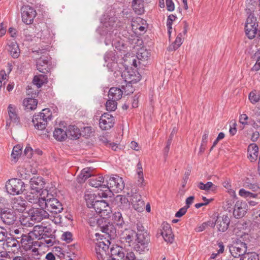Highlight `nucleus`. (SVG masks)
<instances>
[{
	"label": "nucleus",
	"instance_id": "nucleus-29",
	"mask_svg": "<svg viewBox=\"0 0 260 260\" xmlns=\"http://www.w3.org/2000/svg\"><path fill=\"white\" fill-rule=\"evenodd\" d=\"M122 94L123 91L119 88L112 87L109 91L108 97L110 99L118 101L121 99Z\"/></svg>",
	"mask_w": 260,
	"mask_h": 260
},
{
	"label": "nucleus",
	"instance_id": "nucleus-12",
	"mask_svg": "<svg viewBox=\"0 0 260 260\" xmlns=\"http://www.w3.org/2000/svg\"><path fill=\"white\" fill-rule=\"evenodd\" d=\"M95 251L98 260H105L108 259L109 254V247L107 244L103 241H99L96 243Z\"/></svg>",
	"mask_w": 260,
	"mask_h": 260
},
{
	"label": "nucleus",
	"instance_id": "nucleus-35",
	"mask_svg": "<svg viewBox=\"0 0 260 260\" xmlns=\"http://www.w3.org/2000/svg\"><path fill=\"white\" fill-rule=\"evenodd\" d=\"M32 82L38 88H40L43 84L47 82V77L46 75L43 74L36 75L34 77Z\"/></svg>",
	"mask_w": 260,
	"mask_h": 260
},
{
	"label": "nucleus",
	"instance_id": "nucleus-23",
	"mask_svg": "<svg viewBox=\"0 0 260 260\" xmlns=\"http://www.w3.org/2000/svg\"><path fill=\"white\" fill-rule=\"evenodd\" d=\"M17 237L14 238L13 237H7L5 240V242L3 244L4 246H5L6 247L12 251H15V250H18L20 248V244L19 243V241H18Z\"/></svg>",
	"mask_w": 260,
	"mask_h": 260
},
{
	"label": "nucleus",
	"instance_id": "nucleus-13",
	"mask_svg": "<svg viewBox=\"0 0 260 260\" xmlns=\"http://www.w3.org/2000/svg\"><path fill=\"white\" fill-rule=\"evenodd\" d=\"M36 14V10L29 6H24L21 8L22 20L27 24L32 23Z\"/></svg>",
	"mask_w": 260,
	"mask_h": 260
},
{
	"label": "nucleus",
	"instance_id": "nucleus-61",
	"mask_svg": "<svg viewBox=\"0 0 260 260\" xmlns=\"http://www.w3.org/2000/svg\"><path fill=\"white\" fill-rule=\"evenodd\" d=\"M8 235L7 230L0 226V242L5 241Z\"/></svg>",
	"mask_w": 260,
	"mask_h": 260
},
{
	"label": "nucleus",
	"instance_id": "nucleus-34",
	"mask_svg": "<svg viewBox=\"0 0 260 260\" xmlns=\"http://www.w3.org/2000/svg\"><path fill=\"white\" fill-rule=\"evenodd\" d=\"M8 50L11 56L17 58L20 55V50L18 44L15 42H12L8 45Z\"/></svg>",
	"mask_w": 260,
	"mask_h": 260
},
{
	"label": "nucleus",
	"instance_id": "nucleus-11",
	"mask_svg": "<svg viewBox=\"0 0 260 260\" xmlns=\"http://www.w3.org/2000/svg\"><path fill=\"white\" fill-rule=\"evenodd\" d=\"M247 246L246 243L241 242H237L229 247L230 252L234 258L241 257L247 251Z\"/></svg>",
	"mask_w": 260,
	"mask_h": 260
},
{
	"label": "nucleus",
	"instance_id": "nucleus-54",
	"mask_svg": "<svg viewBox=\"0 0 260 260\" xmlns=\"http://www.w3.org/2000/svg\"><path fill=\"white\" fill-rule=\"evenodd\" d=\"M97 216L95 217H89L88 219V222L91 226H94L95 224H97L99 225L101 224V222H103V219H98Z\"/></svg>",
	"mask_w": 260,
	"mask_h": 260
},
{
	"label": "nucleus",
	"instance_id": "nucleus-10",
	"mask_svg": "<svg viewBox=\"0 0 260 260\" xmlns=\"http://www.w3.org/2000/svg\"><path fill=\"white\" fill-rule=\"evenodd\" d=\"M50 66V57L47 53H45L36 60L37 70L44 74L49 72Z\"/></svg>",
	"mask_w": 260,
	"mask_h": 260
},
{
	"label": "nucleus",
	"instance_id": "nucleus-22",
	"mask_svg": "<svg viewBox=\"0 0 260 260\" xmlns=\"http://www.w3.org/2000/svg\"><path fill=\"white\" fill-rule=\"evenodd\" d=\"M45 181L41 177H33L30 180V186L31 190L40 192L44 187Z\"/></svg>",
	"mask_w": 260,
	"mask_h": 260
},
{
	"label": "nucleus",
	"instance_id": "nucleus-24",
	"mask_svg": "<svg viewBox=\"0 0 260 260\" xmlns=\"http://www.w3.org/2000/svg\"><path fill=\"white\" fill-rule=\"evenodd\" d=\"M26 201L20 197L14 198L12 203L13 210L23 212L26 209Z\"/></svg>",
	"mask_w": 260,
	"mask_h": 260
},
{
	"label": "nucleus",
	"instance_id": "nucleus-36",
	"mask_svg": "<svg viewBox=\"0 0 260 260\" xmlns=\"http://www.w3.org/2000/svg\"><path fill=\"white\" fill-rule=\"evenodd\" d=\"M53 137L57 141H62L67 138L66 130L57 128L53 132Z\"/></svg>",
	"mask_w": 260,
	"mask_h": 260
},
{
	"label": "nucleus",
	"instance_id": "nucleus-8",
	"mask_svg": "<svg viewBox=\"0 0 260 260\" xmlns=\"http://www.w3.org/2000/svg\"><path fill=\"white\" fill-rule=\"evenodd\" d=\"M121 77L126 82V87H132V84L136 83L141 80L140 74L132 69H125L121 73Z\"/></svg>",
	"mask_w": 260,
	"mask_h": 260
},
{
	"label": "nucleus",
	"instance_id": "nucleus-42",
	"mask_svg": "<svg viewBox=\"0 0 260 260\" xmlns=\"http://www.w3.org/2000/svg\"><path fill=\"white\" fill-rule=\"evenodd\" d=\"M22 147L20 145L14 147L11 154L12 160L16 162L22 152Z\"/></svg>",
	"mask_w": 260,
	"mask_h": 260
},
{
	"label": "nucleus",
	"instance_id": "nucleus-45",
	"mask_svg": "<svg viewBox=\"0 0 260 260\" xmlns=\"http://www.w3.org/2000/svg\"><path fill=\"white\" fill-rule=\"evenodd\" d=\"M117 101L113 99H109L105 105L107 110L109 111H114L117 108Z\"/></svg>",
	"mask_w": 260,
	"mask_h": 260
},
{
	"label": "nucleus",
	"instance_id": "nucleus-56",
	"mask_svg": "<svg viewBox=\"0 0 260 260\" xmlns=\"http://www.w3.org/2000/svg\"><path fill=\"white\" fill-rule=\"evenodd\" d=\"M43 236L42 237V239L46 238H49L53 235H54L52 232V229L50 227L45 226V229L43 230Z\"/></svg>",
	"mask_w": 260,
	"mask_h": 260
},
{
	"label": "nucleus",
	"instance_id": "nucleus-5",
	"mask_svg": "<svg viewBox=\"0 0 260 260\" xmlns=\"http://www.w3.org/2000/svg\"><path fill=\"white\" fill-rule=\"evenodd\" d=\"M124 187V184L121 177L117 175L106 177L105 191L109 190L115 192H119Z\"/></svg>",
	"mask_w": 260,
	"mask_h": 260
},
{
	"label": "nucleus",
	"instance_id": "nucleus-59",
	"mask_svg": "<svg viewBox=\"0 0 260 260\" xmlns=\"http://www.w3.org/2000/svg\"><path fill=\"white\" fill-rule=\"evenodd\" d=\"M61 239L67 243L71 242L72 239V234L70 232H64L61 236Z\"/></svg>",
	"mask_w": 260,
	"mask_h": 260
},
{
	"label": "nucleus",
	"instance_id": "nucleus-6",
	"mask_svg": "<svg viewBox=\"0 0 260 260\" xmlns=\"http://www.w3.org/2000/svg\"><path fill=\"white\" fill-rule=\"evenodd\" d=\"M48 194V190L44 189L42 191L41 193L30 190L25 193V199L30 203H32L34 206L39 207H42L43 203L45 200L46 195Z\"/></svg>",
	"mask_w": 260,
	"mask_h": 260
},
{
	"label": "nucleus",
	"instance_id": "nucleus-62",
	"mask_svg": "<svg viewBox=\"0 0 260 260\" xmlns=\"http://www.w3.org/2000/svg\"><path fill=\"white\" fill-rule=\"evenodd\" d=\"M218 246L219 247V249L218 250V252L217 253H212L210 256L211 259L215 258L218 254L222 253L224 251V247L222 242H219L218 243Z\"/></svg>",
	"mask_w": 260,
	"mask_h": 260
},
{
	"label": "nucleus",
	"instance_id": "nucleus-9",
	"mask_svg": "<svg viewBox=\"0 0 260 260\" xmlns=\"http://www.w3.org/2000/svg\"><path fill=\"white\" fill-rule=\"evenodd\" d=\"M45 208H39L34 206L29 210V214L31 220L36 222H40L44 219L50 218V216L48 212L45 210Z\"/></svg>",
	"mask_w": 260,
	"mask_h": 260
},
{
	"label": "nucleus",
	"instance_id": "nucleus-60",
	"mask_svg": "<svg viewBox=\"0 0 260 260\" xmlns=\"http://www.w3.org/2000/svg\"><path fill=\"white\" fill-rule=\"evenodd\" d=\"M116 198L117 200H119L121 204H124L126 207H129L130 204L128 200L125 196L118 195Z\"/></svg>",
	"mask_w": 260,
	"mask_h": 260
},
{
	"label": "nucleus",
	"instance_id": "nucleus-51",
	"mask_svg": "<svg viewBox=\"0 0 260 260\" xmlns=\"http://www.w3.org/2000/svg\"><path fill=\"white\" fill-rule=\"evenodd\" d=\"M176 16L171 14L168 16L167 22V26L168 28V33L170 35L171 34V30L172 29V25L173 22L176 19Z\"/></svg>",
	"mask_w": 260,
	"mask_h": 260
},
{
	"label": "nucleus",
	"instance_id": "nucleus-55",
	"mask_svg": "<svg viewBox=\"0 0 260 260\" xmlns=\"http://www.w3.org/2000/svg\"><path fill=\"white\" fill-rule=\"evenodd\" d=\"M30 253L28 252H21L20 255H17L13 257L12 260H29Z\"/></svg>",
	"mask_w": 260,
	"mask_h": 260
},
{
	"label": "nucleus",
	"instance_id": "nucleus-37",
	"mask_svg": "<svg viewBox=\"0 0 260 260\" xmlns=\"http://www.w3.org/2000/svg\"><path fill=\"white\" fill-rule=\"evenodd\" d=\"M23 104L26 109L33 110L36 108L38 101L32 98L25 99L23 100Z\"/></svg>",
	"mask_w": 260,
	"mask_h": 260
},
{
	"label": "nucleus",
	"instance_id": "nucleus-46",
	"mask_svg": "<svg viewBox=\"0 0 260 260\" xmlns=\"http://www.w3.org/2000/svg\"><path fill=\"white\" fill-rule=\"evenodd\" d=\"M160 234L165 241L170 243H173L174 241V236L172 234V230H169V231L166 232H161Z\"/></svg>",
	"mask_w": 260,
	"mask_h": 260
},
{
	"label": "nucleus",
	"instance_id": "nucleus-18",
	"mask_svg": "<svg viewBox=\"0 0 260 260\" xmlns=\"http://www.w3.org/2000/svg\"><path fill=\"white\" fill-rule=\"evenodd\" d=\"M136 232L131 229L125 228L123 230L121 231L120 234V241L122 243H126L131 245V243L133 242L136 237Z\"/></svg>",
	"mask_w": 260,
	"mask_h": 260
},
{
	"label": "nucleus",
	"instance_id": "nucleus-21",
	"mask_svg": "<svg viewBox=\"0 0 260 260\" xmlns=\"http://www.w3.org/2000/svg\"><path fill=\"white\" fill-rule=\"evenodd\" d=\"M230 222V218L227 215L218 216L216 219V225L218 231L224 232L229 228Z\"/></svg>",
	"mask_w": 260,
	"mask_h": 260
},
{
	"label": "nucleus",
	"instance_id": "nucleus-52",
	"mask_svg": "<svg viewBox=\"0 0 260 260\" xmlns=\"http://www.w3.org/2000/svg\"><path fill=\"white\" fill-rule=\"evenodd\" d=\"M239 194L240 196L245 198H256L257 196L256 193H253L249 191H246L244 189H241L239 190Z\"/></svg>",
	"mask_w": 260,
	"mask_h": 260
},
{
	"label": "nucleus",
	"instance_id": "nucleus-33",
	"mask_svg": "<svg viewBox=\"0 0 260 260\" xmlns=\"http://www.w3.org/2000/svg\"><path fill=\"white\" fill-rule=\"evenodd\" d=\"M253 8H249L246 9L247 13L248 14V17L246 20L245 25L251 24V25H257L258 22L256 17L253 13Z\"/></svg>",
	"mask_w": 260,
	"mask_h": 260
},
{
	"label": "nucleus",
	"instance_id": "nucleus-53",
	"mask_svg": "<svg viewBox=\"0 0 260 260\" xmlns=\"http://www.w3.org/2000/svg\"><path fill=\"white\" fill-rule=\"evenodd\" d=\"M121 250V248L119 246L111 248L109 251V254L108 256V258H111L112 259V257H115V256Z\"/></svg>",
	"mask_w": 260,
	"mask_h": 260
},
{
	"label": "nucleus",
	"instance_id": "nucleus-14",
	"mask_svg": "<svg viewBox=\"0 0 260 260\" xmlns=\"http://www.w3.org/2000/svg\"><path fill=\"white\" fill-rule=\"evenodd\" d=\"M1 218L3 222L8 225L13 224L17 218L15 211L9 208L1 210Z\"/></svg>",
	"mask_w": 260,
	"mask_h": 260
},
{
	"label": "nucleus",
	"instance_id": "nucleus-41",
	"mask_svg": "<svg viewBox=\"0 0 260 260\" xmlns=\"http://www.w3.org/2000/svg\"><path fill=\"white\" fill-rule=\"evenodd\" d=\"M53 36L54 34L51 32L50 29L46 28L42 30L40 38L44 41L49 42Z\"/></svg>",
	"mask_w": 260,
	"mask_h": 260
},
{
	"label": "nucleus",
	"instance_id": "nucleus-30",
	"mask_svg": "<svg viewBox=\"0 0 260 260\" xmlns=\"http://www.w3.org/2000/svg\"><path fill=\"white\" fill-rule=\"evenodd\" d=\"M100 230L110 237H113L115 236V229L112 224H104L103 225L100 226Z\"/></svg>",
	"mask_w": 260,
	"mask_h": 260
},
{
	"label": "nucleus",
	"instance_id": "nucleus-58",
	"mask_svg": "<svg viewBox=\"0 0 260 260\" xmlns=\"http://www.w3.org/2000/svg\"><path fill=\"white\" fill-rule=\"evenodd\" d=\"M44 241L48 247L53 246L55 242V235H53L49 238H46L44 239Z\"/></svg>",
	"mask_w": 260,
	"mask_h": 260
},
{
	"label": "nucleus",
	"instance_id": "nucleus-2",
	"mask_svg": "<svg viewBox=\"0 0 260 260\" xmlns=\"http://www.w3.org/2000/svg\"><path fill=\"white\" fill-rule=\"evenodd\" d=\"M42 204L41 208H45V209L48 212L54 215L53 216L50 215V219L55 224L60 223L61 217L59 214L63 209L62 203L48 192V194L46 195L44 203Z\"/></svg>",
	"mask_w": 260,
	"mask_h": 260
},
{
	"label": "nucleus",
	"instance_id": "nucleus-19",
	"mask_svg": "<svg viewBox=\"0 0 260 260\" xmlns=\"http://www.w3.org/2000/svg\"><path fill=\"white\" fill-rule=\"evenodd\" d=\"M32 235L31 234H22L20 237H17L18 239H20L19 243L20 244V247H22L25 250H30L32 248L34 245V239L32 238Z\"/></svg>",
	"mask_w": 260,
	"mask_h": 260
},
{
	"label": "nucleus",
	"instance_id": "nucleus-48",
	"mask_svg": "<svg viewBox=\"0 0 260 260\" xmlns=\"http://www.w3.org/2000/svg\"><path fill=\"white\" fill-rule=\"evenodd\" d=\"M32 122L37 129L43 130L45 128L48 121L43 120L42 122H38V120L37 121V119H36V118H33Z\"/></svg>",
	"mask_w": 260,
	"mask_h": 260
},
{
	"label": "nucleus",
	"instance_id": "nucleus-4",
	"mask_svg": "<svg viewBox=\"0 0 260 260\" xmlns=\"http://www.w3.org/2000/svg\"><path fill=\"white\" fill-rule=\"evenodd\" d=\"M87 207L94 209L96 214H100L103 219L106 218L111 212V208L105 200H95L93 194H87L85 196Z\"/></svg>",
	"mask_w": 260,
	"mask_h": 260
},
{
	"label": "nucleus",
	"instance_id": "nucleus-57",
	"mask_svg": "<svg viewBox=\"0 0 260 260\" xmlns=\"http://www.w3.org/2000/svg\"><path fill=\"white\" fill-rule=\"evenodd\" d=\"M42 116L46 118L48 120H50L52 118V114L49 109L45 108L42 110V112L39 113Z\"/></svg>",
	"mask_w": 260,
	"mask_h": 260
},
{
	"label": "nucleus",
	"instance_id": "nucleus-3",
	"mask_svg": "<svg viewBox=\"0 0 260 260\" xmlns=\"http://www.w3.org/2000/svg\"><path fill=\"white\" fill-rule=\"evenodd\" d=\"M137 232L136 235L135 249L140 253L148 251L150 243V236L141 221H138L136 224Z\"/></svg>",
	"mask_w": 260,
	"mask_h": 260
},
{
	"label": "nucleus",
	"instance_id": "nucleus-38",
	"mask_svg": "<svg viewBox=\"0 0 260 260\" xmlns=\"http://www.w3.org/2000/svg\"><path fill=\"white\" fill-rule=\"evenodd\" d=\"M45 226L42 225H36L34 228L33 231L29 233L34 236L36 239H42V237L43 236V232Z\"/></svg>",
	"mask_w": 260,
	"mask_h": 260
},
{
	"label": "nucleus",
	"instance_id": "nucleus-26",
	"mask_svg": "<svg viewBox=\"0 0 260 260\" xmlns=\"http://www.w3.org/2000/svg\"><path fill=\"white\" fill-rule=\"evenodd\" d=\"M67 137L71 139H77L81 135L80 129L75 125H69L66 129Z\"/></svg>",
	"mask_w": 260,
	"mask_h": 260
},
{
	"label": "nucleus",
	"instance_id": "nucleus-44",
	"mask_svg": "<svg viewBox=\"0 0 260 260\" xmlns=\"http://www.w3.org/2000/svg\"><path fill=\"white\" fill-rule=\"evenodd\" d=\"M240 260H259L258 255L254 252L245 253Z\"/></svg>",
	"mask_w": 260,
	"mask_h": 260
},
{
	"label": "nucleus",
	"instance_id": "nucleus-39",
	"mask_svg": "<svg viewBox=\"0 0 260 260\" xmlns=\"http://www.w3.org/2000/svg\"><path fill=\"white\" fill-rule=\"evenodd\" d=\"M137 174L139 178L138 180V185L141 187H144L145 185V183L143 177L142 164L140 162H139L137 164Z\"/></svg>",
	"mask_w": 260,
	"mask_h": 260
},
{
	"label": "nucleus",
	"instance_id": "nucleus-25",
	"mask_svg": "<svg viewBox=\"0 0 260 260\" xmlns=\"http://www.w3.org/2000/svg\"><path fill=\"white\" fill-rule=\"evenodd\" d=\"M8 112L10 120L12 122L16 125L20 124V118L16 113V107L14 105L10 104L8 107Z\"/></svg>",
	"mask_w": 260,
	"mask_h": 260
},
{
	"label": "nucleus",
	"instance_id": "nucleus-1",
	"mask_svg": "<svg viewBox=\"0 0 260 260\" xmlns=\"http://www.w3.org/2000/svg\"><path fill=\"white\" fill-rule=\"evenodd\" d=\"M117 23L115 21V18H110L103 22L100 31L101 35L106 37L105 43L106 45H111L117 49L121 50L124 46V43L117 35Z\"/></svg>",
	"mask_w": 260,
	"mask_h": 260
},
{
	"label": "nucleus",
	"instance_id": "nucleus-50",
	"mask_svg": "<svg viewBox=\"0 0 260 260\" xmlns=\"http://www.w3.org/2000/svg\"><path fill=\"white\" fill-rule=\"evenodd\" d=\"M115 59L116 57L114 54V53L112 51L107 53L105 55V60L106 62H110V61H112V67L117 65L116 63L114 62Z\"/></svg>",
	"mask_w": 260,
	"mask_h": 260
},
{
	"label": "nucleus",
	"instance_id": "nucleus-40",
	"mask_svg": "<svg viewBox=\"0 0 260 260\" xmlns=\"http://www.w3.org/2000/svg\"><path fill=\"white\" fill-rule=\"evenodd\" d=\"M182 34L179 33L175 41L170 45L168 48V50L170 51H175L182 44Z\"/></svg>",
	"mask_w": 260,
	"mask_h": 260
},
{
	"label": "nucleus",
	"instance_id": "nucleus-49",
	"mask_svg": "<svg viewBox=\"0 0 260 260\" xmlns=\"http://www.w3.org/2000/svg\"><path fill=\"white\" fill-rule=\"evenodd\" d=\"M244 186L246 188H249L253 191H258L260 190L259 186L256 183H251L248 179H247L245 181Z\"/></svg>",
	"mask_w": 260,
	"mask_h": 260
},
{
	"label": "nucleus",
	"instance_id": "nucleus-31",
	"mask_svg": "<svg viewBox=\"0 0 260 260\" xmlns=\"http://www.w3.org/2000/svg\"><path fill=\"white\" fill-rule=\"evenodd\" d=\"M133 10L138 15H141L144 12L143 0H133Z\"/></svg>",
	"mask_w": 260,
	"mask_h": 260
},
{
	"label": "nucleus",
	"instance_id": "nucleus-63",
	"mask_svg": "<svg viewBox=\"0 0 260 260\" xmlns=\"http://www.w3.org/2000/svg\"><path fill=\"white\" fill-rule=\"evenodd\" d=\"M166 4L168 11L172 12L174 10L175 5L172 0H166Z\"/></svg>",
	"mask_w": 260,
	"mask_h": 260
},
{
	"label": "nucleus",
	"instance_id": "nucleus-7",
	"mask_svg": "<svg viewBox=\"0 0 260 260\" xmlns=\"http://www.w3.org/2000/svg\"><path fill=\"white\" fill-rule=\"evenodd\" d=\"M6 188L7 192L13 195L21 194L25 190L24 183L17 178L10 179L6 183Z\"/></svg>",
	"mask_w": 260,
	"mask_h": 260
},
{
	"label": "nucleus",
	"instance_id": "nucleus-43",
	"mask_svg": "<svg viewBox=\"0 0 260 260\" xmlns=\"http://www.w3.org/2000/svg\"><path fill=\"white\" fill-rule=\"evenodd\" d=\"M198 187L202 190L208 191L211 190L214 191L216 190L217 186L213 184L211 182H208L206 184H204L203 182H200L198 185Z\"/></svg>",
	"mask_w": 260,
	"mask_h": 260
},
{
	"label": "nucleus",
	"instance_id": "nucleus-47",
	"mask_svg": "<svg viewBox=\"0 0 260 260\" xmlns=\"http://www.w3.org/2000/svg\"><path fill=\"white\" fill-rule=\"evenodd\" d=\"M249 99L253 104L258 102L260 101V92L256 90L251 91L249 93Z\"/></svg>",
	"mask_w": 260,
	"mask_h": 260
},
{
	"label": "nucleus",
	"instance_id": "nucleus-32",
	"mask_svg": "<svg viewBox=\"0 0 260 260\" xmlns=\"http://www.w3.org/2000/svg\"><path fill=\"white\" fill-rule=\"evenodd\" d=\"M112 220L114 223L119 228H123L125 224L122 214L120 212H115L112 216Z\"/></svg>",
	"mask_w": 260,
	"mask_h": 260
},
{
	"label": "nucleus",
	"instance_id": "nucleus-28",
	"mask_svg": "<svg viewBox=\"0 0 260 260\" xmlns=\"http://www.w3.org/2000/svg\"><path fill=\"white\" fill-rule=\"evenodd\" d=\"M257 25H245V32L246 36L250 39H253L257 32Z\"/></svg>",
	"mask_w": 260,
	"mask_h": 260
},
{
	"label": "nucleus",
	"instance_id": "nucleus-27",
	"mask_svg": "<svg viewBox=\"0 0 260 260\" xmlns=\"http://www.w3.org/2000/svg\"><path fill=\"white\" fill-rule=\"evenodd\" d=\"M258 148L255 144H251L248 147V157L251 161H255L258 157Z\"/></svg>",
	"mask_w": 260,
	"mask_h": 260
},
{
	"label": "nucleus",
	"instance_id": "nucleus-64",
	"mask_svg": "<svg viewBox=\"0 0 260 260\" xmlns=\"http://www.w3.org/2000/svg\"><path fill=\"white\" fill-rule=\"evenodd\" d=\"M10 256L7 251H0V260H10Z\"/></svg>",
	"mask_w": 260,
	"mask_h": 260
},
{
	"label": "nucleus",
	"instance_id": "nucleus-16",
	"mask_svg": "<svg viewBox=\"0 0 260 260\" xmlns=\"http://www.w3.org/2000/svg\"><path fill=\"white\" fill-rule=\"evenodd\" d=\"M247 204L242 201H237L234 207L233 215L236 218L243 217L247 212Z\"/></svg>",
	"mask_w": 260,
	"mask_h": 260
},
{
	"label": "nucleus",
	"instance_id": "nucleus-15",
	"mask_svg": "<svg viewBox=\"0 0 260 260\" xmlns=\"http://www.w3.org/2000/svg\"><path fill=\"white\" fill-rule=\"evenodd\" d=\"M114 118L111 114L108 113L103 114L100 119V127L103 130H108L113 126Z\"/></svg>",
	"mask_w": 260,
	"mask_h": 260
},
{
	"label": "nucleus",
	"instance_id": "nucleus-20",
	"mask_svg": "<svg viewBox=\"0 0 260 260\" xmlns=\"http://www.w3.org/2000/svg\"><path fill=\"white\" fill-rule=\"evenodd\" d=\"M90 185L95 188H100L101 190L106 189V177L101 175L94 176L89 180Z\"/></svg>",
	"mask_w": 260,
	"mask_h": 260
},
{
	"label": "nucleus",
	"instance_id": "nucleus-17",
	"mask_svg": "<svg viewBox=\"0 0 260 260\" xmlns=\"http://www.w3.org/2000/svg\"><path fill=\"white\" fill-rule=\"evenodd\" d=\"M131 200L133 208L139 212H141L144 210L145 203L142 200L141 196L136 192L131 194Z\"/></svg>",
	"mask_w": 260,
	"mask_h": 260
}]
</instances>
